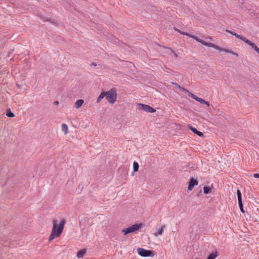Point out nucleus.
I'll list each match as a JSON object with an SVG mask.
<instances>
[{
	"label": "nucleus",
	"instance_id": "obj_24",
	"mask_svg": "<svg viewBox=\"0 0 259 259\" xmlns=\"http://www.w3.org/2000/svg\"><path fill=\"white\" fill-rule=\"evenodd\" d=\"M238 204H239V208H240L241 211L242 212L244 213V210L243 209V204L242 203H239Z\"/></svg>",
	"mask_w": 259,
	"mask_h": 259
},
{
	"label": "nucleus",
	"instance_id": "obj_27",
	"mask_svg": "<svg viewBox=\"0 0 259 259\" xmlns=\"http://www.w3.org/2000/svg\"><path fill=\"white\" fill-rule=\"evenodd\" d=\"M253 177L255 178H259V174H253Z\"/></svg>",
	"mask_w": 259,
	"mask_h": 259
},
{
	"label": "nucleus",
	"instance_id": "obj_12",
	"mask_svg": "<svg viewBox=\"0 0 259 259\" xmlns=\"http://www.w3.org/2000/svg\"><path fill=\"white\" fill-rule=\"evenodd\" d=\"M84 101L82 99L77 100L74 104V107L79 109L83 104Z\"/></svg>",
	"mask_w": 259,
	"mask_h": 259
},
{
	"label": "nucleus",
	"instance_id": "obj_25",
	"mask_svg": "<svg viewBox=\"0 0 259 259\" xmlns=\"http://www.w3.org/2000/svg\"><path fill=\"white\" fill-rule=\"evenodd\" d=\"M166 49H169L171 51L172 53L174 54V55L176 57H178V55L176 53V52L175 51H174L173 50H172L171 49L169 48H166Z\"/></svg>",
	"mask_w": 259,
	"mask_h": 259
},
{
	"label": "nucleus",
	"instance_id": "obj_16",
	"mask_svg": "<svg viewBox=\"0 0 259 259\" xmlns=\"http://www.w3.org/2000/svg\"><path fill=\"white\" fill-rule=\"evenodd\" d=\"M61 128H62V131L64 133V134L65 135L67 134V133H68V126H67V125L66 124H65V123H63L61 125Z\"/></svg>",
	"mask_w": 259,
	"mask_h": 259
},
{
	"label": "nucleus",
	"instance_id": "obj_18",
	"mask_svg": "<svg viewBox=\"0 0 259 259\" xmlns=\"http://www.w3.org/2000/svg\"><path fill=\"white\" fill-rule=\"evenodd\" d=\"M105 97V92H102L100 94L99 97H98L97 100V102L98 103H99L101 101V99H103Z\"/></svg>",
	"mask_w": 259,
	"mask_h": 259
},
{
	"label": "nucleus",
	"instance_id": "obj_23",
	"mask_svg": "<svg viewBox=\"0 0 259 259\" xmlns=\"http://www.w3.org/2000/svg\"><path fill=\"white\" fill-rule=\"evenodd\" d=\"M189 95L192 98H193V99L194 100H196L197 97L196 96H195L194 94H193V93L190 92L189 94Z\"/></svg>",
	"mask_w": 259,
	"mask_h": 259
},
{
	"label": "nucleus",
	"instance_id": "obj_21",
	"mask_svg": "<svg viewBox=\"0 0 259 259\" xmlns=\"http://www.w3.org/2000/svg\"><path fill=\"white\" fill-rule=\"evenodd\" d=\"M7 115L9 117H13L14 116V114L9 109L7 113Z\"/></svg>",
	"mask_w": 259,
	"mask_h": 259
},
{
	"label": "nucleus",
	"instance_id": "obj_2",
	"mask_svg": "<svg viewBox=\"0 0 259 259\" xmlns=\"http://www.w3.org/2000/svg\"><path fill=\"white\" fill-rule=\"evenodd\" d=\"M174 29L176 31H178L179 33H180L181 34L187 35V36H189V37H191L206 46H207L208 47H214V48H217V46L212 45L211 42H206L204 40L199 38L198 37H197L195 35H192V34L188 33L187 32H183L176 28H174Z\"/></svg>",
	"mask_w": 259,
	"mask_h": 259
},
{
	"label": "nucleus",
	"instance_id": "obj_8",
	"mask_svg": "<svg viewBox=\"0 0 259 259\" xmlns=\"http://www.w3.org/2000/svg\"><path fill=\"white\" fill-rule=\"evenodd\" d=\"M243 41L250 46L257 53L259 54V48L253 42L247 39L246 37Z\"/></svg>",
	"mask_w": 259,
	"mask_h": 259
},
{
	"label": "nucleus",
	"instance_id": "obj_22",
	"mask_svg": "<svg viewBox=\"0 0 259 259\" xmlns=\"http://www.w3.org/2000/svg\"><path fill=\"white\" fill-rule=\"evenodd\" d=\"M210 190V188L208 187H204L203 188L204 193L205 194H208Z\"/></svg>",
	"mask_w": 259,
	"mask_h": 259
},
{
	"label": "nucleus",
	"instance_id": "obj_10",
	"mask_svg": "<svg viewBox=\"0 0 259 259\" xmlns=\"http://www.w3.org/2000/svg\"><path fill=\"white\" fill-rule=\"evenodd\" d=\"M188 128L194 134H196L198 136L201 137L203 136V134L202 132L198 131L196 128L193 127L190 125H188Z\"/></svg>",
	"mask_w": 259,
	"mask_h": 259
},
{
	"label": "nucleus",
	"instance_id": "obj_14",
	"mask_svg": "<svg viewBox=\"0 0 259 259\" xmlns=\"http://www.w3.org/2000/svg\"><path fill=\"white\" fill-rule=\"evenodd\" d=\"M237 195L238 204L242 203L241 193L239 189H238L237 191Z\"/></svg>",
	"mask_w": 259,
	"mask_h": 259
},
{
	"label": "nucleus",
	"instance_id": "obj_11",
	"mask_svg": "<svg viewBox=\"0 0 259 259\" xmlns=\"http://www.w3.org/2000/svg\"><path fill=\"white\" fill-rule=\"evenodd\" d=\"M226 31L228 33H229L232 34L233 35L235 36L236 38H238L242 40V41H244V40L245 38V37H243L242 35H239V34H238L235 32H233L229 30H226Z\"/></svg>",
	"mask_w": 259,
	"mask_h": 259
},
{
	"label": "nucleus",
	"instance_id": "obj_15",
	"mask_svg": "<svg viewBox=\"0 0 259 259\" xmlns=\"http://www.w3.org/2000/svg\"><path fill=\"white\" fill-rule=\"evenodd\" d=\"M86 253V250L85 249H82L78 252L77 254V256L78 258H81L83 256V255Z\"/></svg>",
	"mask_w": 259,
	"mask_h": 259
},
{
	"label": "nucleus",
	"instance_id": "obj_3",
	"mask_svg": "<svg viewBox=\"0 0 259 259\" xmlns=\"http://www.w3.org/2000/svg\"><path fill=\"white\" fill-rule=\"evenodd\" d=\"M105 97L108 102L114 104L117 99V91L115 88H112L109 91L105 92Z\"/></svg>",
	"mask_w": 259,
	"mask_h": 259
},
{
	"label": "nucleus",
	"instance_id": "obj_9",
	"mask_svg": "<svg viewBox=\"0 0 259 259\" xmlns=\"http://www.w3.org/2000/svg\"><path fill=\"white\" fill-rule=\"evenodd\" d=\"M212 45H214L215 46H217V48H214V47H212L213 48L216 49V50H219L220 51H224L226 53H231L234 55H235L236 57H238V55L237 53H235L234 52H232L228 49H222V48H221L220 47H219L218 46L215 45V44H213L212 43H211Z\"/></svg>",
	"mask_w": 259,
	"mask_h": 259
},
{
	"label": "nucleus",
	"instance_id": "obj_26",
	"mask_svg": "<svg viewBox=\"0 0 259 259\" xmlns=\"http://www.w3.org/2000/svg\"><path fill=\"white\" fill-rule=\"evenodd\" d=\"M178 88L180 89V91H185V88L180 86V85H178Z\"/></svg>",
	"mask_w": 259,
	"mask_h": 259
},
{
	"label": "nucleus",
	"instance_id": "obj_20",
	"mask_svg": "<svg viewBox=\"0 0 259 259\" xmlns=\"http://www.w3.org/2000/svg\"><path fill=\"white\" fill-rule=\"evenodd\" d=\"M218 256V253L217 252L215 253H211L208 257L207 259H215Z\"/></svg>",
	"mask_w": 259,
	"mask_h": 259
},
{
	"label": "nucleus",
	"instance_id": "obj_19",
	"mask_svg": "<svg viewBox=\"0 0 259 259\" xmlns=\"http://www.w3.org/2000/svg\"><path fill=\"white\" fill-rule=\"evenodd\" d=\"M134 172H136L138 170L139 165L138 162L135 161L133 163Z\"/></svg>",
	"mask_w": 259,
	"mask_h": 259
},
{
	"label": "nucleus",
	"instance_id": "obj_5",
	"mask_svg": "<svg viewBox=\"0 0 259 259\" xmlns=\"http://www.w3.org/2000/svg\"><path fill=\"white\" fill-rule=\"evenodd\" d=\"M137 252L140 256L143 257L153 256L155 255L153 251L146 250L143 248H138Z\"/></svg>",
	"mask_w": 259,
	"mask_h": 259
},
{
	"label": "nucleus",
	"instance_id": "obj_29",
	"mask_svg": "<svg viewBox=\"0 0 259 259\" xmlns=\"http://www.w3.org/2000/svg\"><path fill=\"white\" fill-rule=\"evenodd\" d=\"M183 92H185V93H188V94L190 92V91H189L188 90H186L185 89V91H183Z\"/></svg>",
	"mask_w": 259,
	"mask_h": 259
},
{
	"label": "nucleus",
	"instance_id": "obj_17",
	"mask_svg": "<svg viewBox=\"0 0 259 259\" xmlns=\"http://www.w3.org/2000/svg\"><path fill=\"white\" fill-rule=\"evenodd\" d=\"M196 101L199 102L201 104H206L207 106H209V103L208 102L205 101L204 100H203V99H201L200 98L197 97V98L196 100Z\"/></svg>",
	"mask_w": 259,
	"mask_h": 259
},
{
	"label": "nucleus",
	"instance_id": "obj_4",
	"mask_svg": "<svg viewBox=\"0 0 259 259\" xmlns=\"http://www.w3.org/2000/svg\"><path fill=\"white\" fill-rule=\"evenodd\" d=\"M141 224H136L133 225L127 228L123 229L122 230V233H123L124 235H125L129 233L135 232L136 231L139 230L141 228Z\"/></svg>",
	"mask_w": 259,
	"mask_h": 259
},
{
	"label": "nucleus",
	"instance_id": "obj_28",
	"mask_svg": "<svg viewBox=\"0 0 259 259\" xmlns=\"http://www.w3.org/2000/svg\"><path fill=\"white\" fill-rule=\"evenodd\" d=\"M183 92H185V93H188V94L190 92V91H189L188 90H186L185 89V91H183Z\"/></svg>",
	"mask_w": 259,
	"mask_h": 259
},
{
	"label": "nucleus",
	"instance_id": "obj_31",
	"mask_svg": "<svg viewBox=\"0 0 259 259\" xmlns=\"http://www.w3.org/2000/svg\"><path fill=\"white\" fill-rule=\"evenodd\" d=\"M92 65L96 66V64L95 63H92Z\"/></svg>",
	"mask_w": 259,
	"mask_h": 259
},
{
	"label": "nucleus",
	"instance_id": "obj_6",
	"mask_svg": "<svg viewBox=\"0 0 259 259\" xmlns=\"http://www.w3.org/2000/svg\"><path fill=\"white\" fill-rule=\"evenodd\" d=\"M139 105L141 107V109L144 111L148 113H154L155 112V110L152 107L148 105H145L143 104L140 103Z\"/></svg>",
	"mask_w": 259,
	"mask_h": 259
},
{
	"label": "nucleus",
	"instance_id": "obj_1",
	"mask_svg": "<svg viewBox=\"0 0 259 259\" xmlns=\"http://www.w3.org/2000/svg\"><path fill=\"white\" fill-rule=\"evenodd\" d=\"M65 223L66 221L63 219L58 226L57 221L56 220H53L52 231L49 238L50 241H52L55 237H59L60 236L63 232Z\"/></svg>",
	"mask_w": 259,
	"mask_h": 259
},
{
	"label": "nucleus",
	"instance_id": "obj_7",
	"mask_svg": "<svg viewBox=\"0 0 259 259\" xmlns=\"http://www.w3.org/2000/svg\"><path fill=\"white\" fill-rule=\"evenodd\" d=\"M198 184V181L194 178H191L189 183L188 189L189 190H192L195 186H197Z\"/></svg>",
	"mask_w": 259,
	"mask_h": 259
},
{
	"label": "nucleus",
	"instance_id": "obj_13",
	"mask_svg": "<svg viewBox=\"0 0 259 259\" xmlns=\"http://www.w3.org/2000/svg\"><path fill=\"white\" fill-rule=\"evenodd\" d=\"M164 228V226H161L157 231L154 234L155 236H157L158 235H161L163 232V230Z\"/></svg>",
	"mask_w": 259,
	"mask_h": 259
},
{
	"label": "nucleus",
	"instance_id": "obj_30",
	"mask_svg": "<svg viewBox=\"0 0 259 259\" xmlns=\"http://www.w3.org/2000/svg\"><path fill=\"white\" fill-rule=\"evenodd\" d=\"M54 103H55V104H56V105H58V104H59V101H55V102H54Z\"/></svg>",
	"mask_w": 259,
	"mask_h": 259
}]
</instances>
